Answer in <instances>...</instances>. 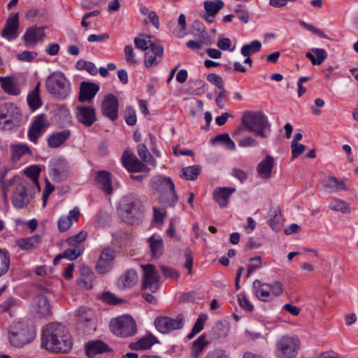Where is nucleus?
I'll return each instance as SVG.
<instances>
[{
	"label": "nucleus",
	"mask_w": 358,
	"mask_h": 358,
	"mask_svg": "<svg viewBox=\"0 0 358 358\" xmlns=\"http://www.w3.org/2000/svg\"><path fill=\"white\" fill-rule=\"evenodd\" d=\"M161 271L163 275L166 278L177 280L180 276L179 273L176 269L171 267L162 266H161Z\"/></svg>",
	"instance_id": "61"
},
{
	"label": "nucleus",
	"mask_w": 358,
	"mask_h": 358,
	"mask_svg": "<svg viewBox=\"0 0 358 358\" xmlns=\"http://www.w3.org/2000/svg\"><path fill=\"white\" fill-rule=\"evenodd\" d=\"M158 342L157 338L155 336L149 334L137 341L131 343L129 347L132 350H145L151 348L154 344Z\"/></svg>",
	"instance_id": "30"
},
{
	"label": "nucleus",
	"mask_w": 358,
	"mask_h": 358,
	"mask_svg": "<svg viewBox=\"0 0 358 358\" xmlns=\"http://www.w3.org/2000/svg\"><path fill=\"white\" fill-rule=\"evenodd\" d=\"M69 172V164L64 159H56L51 164L50 175L56 182H60L65 179Z\"/></svg>",
	"instance_id": "18"
},
{
	"label": "nucleus",
	"mask_w": 358,
	"mask_h": 358,
	"mask_svg": "<svg viewBox=\"0 0 358 358\" xmlns=\"http://www.w3.org/2000/svg\"><path fill=\"white\" fill-rule=\"evenodd\" d=\"M152 187L159 192V202L165 206L174 207L178 202L175 185L170 178L156 176L152 180Z\"/></svg>",
	"instance_id": "6"
},
{
	"label": "nucleus",
	"mask_w": 358,
	"mask_h": 358,
	"mask_svg": "<svg viewBox=\"0 0 358 358\" xmlns=\"http://www.w3.org/2000/svg\"><path fill=\"white\" fill-rule=\"evenodd\" d=\"M122 162L129 172L138 173L147 170L146 166L142 162L127 150L123 152Z\"/></svg>",
	"instance_id": "19"
},
{
	"label": "nucleus",
	"mask_w": 358,
	"mask_h": 358,
	"mask_svg": "<svg viewBox=\"0 0 358 358\" xmlns=\"http://www.w3.org/2000/svg\"><path fill=\"white\" fill-rule=\"evenodd\" d=\"M110 327L112 332L120 337L131 336L136 332V322L129 315H122L112 320Z\"/></svg>",
	"instance_id": "9"
},
{
	"label": "nucleus",
	"mask_w": 358,
	"mask_h": 358,
	"mask_svg": "<svg viewBox=\"0 0 358 358\" xmlns=\"http://www.w3.org/2000/svg\"><path fill=\"white\" fill-rule=\"evenodd\" d=\"M41 172V169L37 165H32L27 167L24 170V173L31 181V185L36 186L38 189L40 188L38 183V176Z\"/></svg>",
	"instance_id": "46"
},
{
	"label": "nucleus",
	"mask_w": 358,
	"mask_h": 358,
	"mask_svg": "<svg viewBox=\"0 0 358 358\" xmlns=\"http://www.w3.org/2000/svg\"><path fill=\"white\" fill-rule=\"evenodd\" d=\"M80 277L78 281V285L87 289L93 287V282L94 280V273L87 266H83L80 268Z\"/></svg>",
	"instance_id": "32"
},
{
	"label": "nucleus",
	"mask_w": 358,
	"mask_h": 358,
	"mask_svg": "<svg viewBox=\"0 0 358 358\" xmlns=\"http://www.w3.org/2000/svg\"><path fill=\"white\" fill-rule=\"evenodd\" d=\"M204 358H227V355L224 350L215 348L209 351Z\"/></svg>",
	"instance_id": "64"
},
{
	"label": "nucleus",
	"mask_w": 358,
	"mask_h": 358,
	"mask_svg": "<svg viewBox=\"0 0 358 358\" xmlns=\"http://www.w3.org/2000/svg\"><path fill=\"white\" fill-rule=\"evenodd\" d=\"M17 108L11 103H5L0 109V127L10 128L13 124L12 117Z\"/></svg>",
	"instance_id": "26"
},
{
	"label": "nucleus",
	"mask_w": 358,
	"mask_h": 358,
	"mask_svg": "<svg viewBox=\"0 0 358 358\" xmlns=\"http://www.w3.org/2000/svg\"><path fill=\"white\" fill-rule=\"evenodd\" d=\"M252 287L255 296L264 302L272 301L283 292V285L280 281L262 283L259 280H255L252 283Z\"/></svg>",
	"instance_id": "8"
},
{
	"label": "nucleus",
	"mask_w": 358,
	"mask_h": 358,
	"mask_svg": "<svg viewBox=\"0 0 358 358\" xmlns=\"http://www.w3.org/2000/svg\"><path fill=\"white\" fill-rule=\"evenodd\" d=\"M207 320V316L204 314L200 315L196 319L191 331L187 336L188 339L193 338L196 334L201 331L204 327V323Z\"/></svg>",
	"instance_id": "49"
},
{
	"label": "nucleus",
	"mask_w": 358,
	"mask_h": 358,
	"mask_svg": "<svg viewBox=\"0 0 358 358\" xmlns=\"http://www.w3.org/2000/svg\"><path fill=\"white\" fill-rule=\"evenodd\" d=\"M35 337V327L31 321L27 319L13 322L8 329V341L15 348L24 347L32 342Z\"/></svg>",
	"instance_id": "2"
},
{
	"label": "nucleus",
	"mask_w": 358,
	"mask_h": 358,
	"mask_svg": "<svg viewBox=\"0 0 358 358\" xmlns=\"http://www.w3.org/2000/svg\"><path fill=\"white\" fill-rule=\"evenodd\" d=\"M102 114L110 120H115L118 117V100L112 94H107L103 101L101 107Z\"/></svg>",
	"instance_id": "17"
},
{
	"label": "nucleus",
	"mask_w": 358,
	"mask_h": 358,
	"mask_svg": "<svg viewBox=\"0 0 358 358\" xmlns=\"http://www.w3.org/2000/svg\"><path fill=\"white\" fill-rule=\"evenodd\" d=\"M135 46L143 51H148L151 49L153 54H156L158 56H163L164 48L159 45L154 43L151 40V37L148 35H140L134 38Z\"/></svg>",
	"instance_id": "16"
},
{
	"label": "nucleus",
	"mask_w": 358,
	"mask_h": 358,
	"mask_svg": "<svg viewBox=\"0 0 358 358\" xmlns=\"http://www.w3.org/2000/svg\"><path fill=\"white\" fill-rule=\"evenodd\" d=\"M11 159L13 162L18 161L22 156L31 153L28 145L25 144H17L10 146Z\"/></svg>",
	"instance_id": "44"
},
{
	"label": "nucleus",
	"mask_w": 358,
	"mask_h": 358,
	"mask_svg": "<svg viewBox=\"0 0 358 358\" xmlns=\"http://www.w3.org/2000/svg\"><path fill=\"white\" fill-rule=\"evenodd\" d=\"M274 164V158L270 155H267L259 162L257 171L262 178L268 179L271 177Z\"/></svg>",
	"instance_id": "31"
},
{
	"label": "nucleus",
	"mask_w": 358,
	"mask_h": 358,
	"mask_svg": "<svg viewBox=\"0 0 358 358\" xmlns=\"http://www.w3.org/2000/svg\"><path fill=\"white\" fill-rule=\"evenodd\" d=\"M124 52L125 60L129 64L134 65L137 63V61L135 59L134 48L131 45H127L124 47Z\"/></svg>",
	"instance_id": "60"
},
{
	"label": "nucleus",
	"mask_w": 358,
	"mask_h": 358,
	"mask_svg": "<svg viewBox=\"0 0 358 358\" xmlns=\"http://www.w3.org/2000/svg\"><path fill=\"white\" fill-rule=\"evenodd\" d=\"M80 214L79 208L75 207L68 215L61 216L57 221L59 231L64 232L69 229L73 224L78 220Z\"/></svg>",
	"instance_id": "22"
},
{
	"label": "nucleus",
	"mask_w": 358,
	"mask_h": 358,
	"mask_svg": "<svg viewBox=\"0 0 358 358\" xmlns=\"http://www.w3.org/2000/svg\"><path fill=\"white\" fill-rule=\"evenodd\" d=\"M94 182L95 185L106 194H110L113 192V188L112 186V176L110 173L106 171L97 172Z\"/></svg>",
	"instance_id": "25"
},
{
	"label": "nucleus",
	"mask_w": 358,
	"mask_h": 358,
	"mask_svg": "<svg viewBox=\"0 0 358 358\" xmlns=\"http://www.w3.org/2000/svg\"><path fill=\"white\" fill-rule=\"evenodd\" d=\"M85 250L84 245H78L76 247H69L66 249L62 253L57 255L55 259L54 263L56 264L62 258H66L69 260H74L80 257Z\"/></svg>",
	"instance_id": "35"
},
{
	"label": "nucleus",
	"mask_w": 358,
	"mask_h": 358,
	"mask_svg": "<svg viewBox=\"0 0 358 358\" xmlns=\"http://www.w3.org/2000/svg\"><path fill=\"white\" fill-rule=\"evenodd\" d=\"M208 345V341L206 335L201 334L192 343L191 349L192 357L198 358Z\"/></svg>",
	"instance_id": "37"
},
{
	"label": "nucleus",
	"mask_w": 358,
	"mask_h": 358,
	"mask_svg": "<svg viewBox=\"0 0 358 358\" xmlns=\"http://www.w3.org/2000/svg\"><path fill=\"white\" fill-rule=\"evenodd\" d=\"M41 344L46 350L53 352L68 353L72 348L68 331L59 323H50L45 326Z\"/></svg>",
	"instance_id": "1"
},
{
	"label": "nucleus",
	"mask_w": 358,
	"mask_h": 358,
	"mask_svg": "<svg viewBox=\"0 0 358 358\" xmlns=\"http://www.w3.org/2000/svg\"><path fill=\"white\" fill-rule=\"evenodd\" d=\"M238 301L240 306L244 310L252 312L254 306L251 304L245 293H239L237 296Z\"/></svg>",
	"instance_id": "56"
},
{
	"label": "nucleus",
	"mask_w": 358,
	"mask_h": 358,
	"mask_svg": "<svg viewBox=\"0 0 358 358\" xmlns=\"http://www.w3.org/2000/svg\"><path fill=\"white\" fill-rule=\"evenodd\" d=\"M138 281V275L134 270H129L124 273L118 279V286L121 288H130Z\"/></svg>",
	"instance_id": "36"
},
{
	"label": "nucleus",
	"mask_w": 358,
	"mask_h": 358,
	"mask_svg": "<svg viewBox=\"0 0 358 358\" xmlns=\"http://www.w3.org/2000/svg\"><path fill=\"white\" fill-rule=\"evenodd\" d=\"M116 257V251L109 247H105L100 252L96 264V271L101 274L109 272Z\"/></svg>",
	"instance_id": "14"
},
{
	"label": "nucleus",
	"mask_w": 358,
	"mask_h": 358,
	"mask_svg": "<svg viewBox=\"0 0 358 358\" xmlns=\"http://www.w3.org/2000/svg\"><path fill=\"white\" fill-rule=\"evenodd\" d=\"M33 310L42 316H47L50 313V306L47 297L43 294L36 295L32 303Z\"/></svg>",
	"instance_id": "28"
},
{
	"label": "nucleus",
	"mask_w": 358,
	"mask_h": 358,
	"mask_svg": "<svg viewBox=\"0 0 358 358\" xmlns=\"http://www.w3.org/2000/svg\"><path fill=\"white\" fill-rule=\"evenodd\" d=\"M324 185L330 192L336 193L348 189L344 180H338L335 176H329L324 179Z\"/></svg>",
	"instance_id": "33"
},
{
	"label": "nucleus",
	"mask_w": 358,
	"mask_h": 358,
	"mask_svg": "<svg viewBox=\"0 0 358 358\" xmlns=\"http://www.w3.org/2000/svg\"><path fill=\"white\" fill-rule=\"evenodd\" d=\"M224 2L222 0L206 1L203 6L207 13L217 14L224 7Z\"/></svg>",
	"instance_id": "53"
},
{
	"label": "nucleus",
	"mask_w": 358,
	"mask_h": 358,
	"mask_svg": "<svg viewBox=\"0 0 358 358\" xmlns=\"http://www.w3.org/2000/svg\"><path fill=\"white\" fill-rule=\"evenodd\" d=\"M118 213L124 222L131 224L138 223L143 218L142 205L134 194H127L121 199Z\"/></svg>",
	"instance_id": "3"
},
{
	"label": "nucleus",
	"mask_w": 358,
	"mask_h": 358,
	"mask_svg": "<svg viewBox=\"0 0 358 358\" xmlns=\"http://www.w3.org/2000/svg\"><path fill=\"white\" fill-rule=\"evenodd\" d=\"M186 17L180 14L178 18L177 27L172 30V32L177 38H182L186 34Z\"/></svg>",
	"instance_id": "48"
},
{
	"label": "nucleus",
	"mask_w": 358,
	"mask_h": 358,
	"mask_svg": "<svg viewBox=\"0 0 358 358\" xmlns=\"http://www.w3.org/2000/svg\"><path fill=\"white\" fill-rule=\"evenodd\" d=\"M124 120L127 124L134 126L136 124V111L132 107H127L124 113Z\"/></svg>",
	"instance_id": "57"
},
{
	"label": "nucleus",
	"mask_w": 358,
	"mask_h": 358,
	"mask_svg": "<svg viewBox=\"0 0 358 358\" xmlns=\"http://www.w3.org/2000/svg\"><path fill=\"white\" fill-rule=\"evenodd\" d=\"M99 85L83 81L80 83L78 100L80 102H91L99 91Z\"/></svg>",
	"instance_id": "21"
},
{
	"label": "nucleus",
	"mask_w": 358,
	"mask_h": 358,
	"mask_svg": "<svg viewBox=\"0 0 358 358\" xmlns=\"http://www.w3.org/2000/svg\"><path fill=\"white\" fill-rule=\"evenodd\" d=\"M87 232L86 231H80L78 234L68 238L66 241L69 247H76L78 245H84L83 242L86 239Z\"/></svg>",
	"instance_id": "50"
},
{
	"label": "nucleus",
	"mask_w": 358,
	"mask_h": 358,
	"mask_svg": "<svg viewBox=\"0 0 358 358\" xmlns=\"http://www.w3.org/2000/svg\"><path fill=\"white\" fill-rule=\"evenodd\" d=\"M19 26L18 13H15L9 17L5 24L2 31L3 37L11 41L17 37V30Z\"/></svg>",
	"instance_id": "24"
},
{
	"label": "nucleus",
	"mask_w": 358,
	"mask_h": 358,
	"mask_svg": "<svg viewBox=\"0 0 358 358\" xmlns=\"http://www.w3.org/2000/svg\"><path fill=\"white\" fill-rule=\"evenodd\" d=\"M262 48V43L257 40L252 41L250 44L243 45L241 49V52L244 57L258 52Z\"/></svg>",
	"instance_id": "47"
},
{
	"label": "nucleus",
	"mask_w": 358,
	"mask_h": 358,
	"mask_svg": "<svg viewBox=\"0 0 358 358\" xmlns=\"http://www.w3.org/2000/svg\"><path fill=\"white\" fill-rule=\"evenodd\" d=\"M236 192L234 187H217L213 191V198L220 208L227 207L230 196Z\"/></svg>",
	"instance_id": "27"
},
{
	"label": "nucleus",
	"mask_w": 358,
	"mask_h": 358,
	"mask_svg": "<svg viewBox=\"0 0 358 358\" xmlns=\"http://www.w3.org/2000/svg\"><path fill=\"white\" fill-rule=\"evenodd\" d=\"M243 127L262 138L268 137L271 133V124L267 117L261 112H245L241 120Z\"/></svg>",
	"instance_id": "4"
},
{
	"label": "nucleus",
	"mask_w": 358,
	"mask_h": 358,
	"mask_svg": "<svg viewBox=\"0 0 358 358\" xmlns=\"http://www.w3.org/2000/svg\"><path fill=\"white\" fill-rule=\"evenodd\" d=\"M45 87L54 98L63 100L71 92V83L62 71L52 72L45 80Z\"/></svg>",
	"instance_id": "5"
},
{
	"label": "nucleus",
	"mask_w": 358,
	"mask_h": 358,
	"mask_svg": "<svg viewBox=\"0 0 358 358\" xmlns=\"http://www.w3.org/2000/svg\"><path fill=\"white\" fill-rule=\"evenodd\" d=\"M40 237L34 236L29 238H23L17 240L16 243L22 250H31L36 248L40 243Z\"/></svg>",
	"instance_id": "43"
},
{
	"label": "nucleus",
	"mask_w": 358,
	"mask_h": 358,
	"mask_svg": "<svg viewBox=\"0 0 358 358\" xmlns=\"http://www.w3.org/2000/svg\"><path fill=\"white\" fill-rule=\"evenodd\" d=\"M329 208L334 211H340L343 213H348L350 208L348 203L341 199H336L330 203Z\"/></svg>",
	"instance_id": "55"
},
{
	"label": "nucleus",
	"mask_w": 358,
	"mask_h": 358,
	"mask_svg": "<svg viewBox=\"0 0 358 358\" xmlns=\"http://www.w3.org/2000/svg\"><path fill=\"white\" fill-rule=\"evenodd\" d=\"M0 83L3 90L11 95H17L20 90L15 81L10 78L0 77Z\"/></svg>",
	"instance_id": "40"
},
{
	"label": "nucleus",
	"mask_w": 358,
	"mask_h": 358,
	"mask_svg": "<svg viewBox=\"0 0 358 358\" xmlns=\"http://www.w3.org/2000/svg\"><path fill=\"white\" fill-rule=\"evenodd\" d=\"M137 153L140 158L145 162L156 166L157 162L153 156L148 152L145 144H139L137 146Z\"/></svg>",
	"instance_id": "45"
},
{
	"label": "nucleus",
	"mask_w": 358,
	"mask_h": 358,
	"mask_svg": "<svg viewBox=\"0 0 358 358\" xmlns=\"http://www.w3.org/2000/svg\"><path fill=\"white\" fill-rule=\"evenodd\" d=\"M24 178L17 175L10 176L8 170L3 169L0 172V194L2 196L4 202H7L10 189L13 190L19 185Z\"/></svg>",
	"instance_id": "13"
},
{
	"label": "nucleus",
	"mask_w": 358,
	"mask_h": 358,
	"mask_svg": "<svg viewBox=\"0 0 358 358\" xmlns=\"http://www.w3.org/2000/svg\"><path fill=\"white\" fill-rule=\"evenodd\" d=\"M156 329L162 334H169L182 328L184 320L182 316L173 318L166 316H157L154 320Z\"/></svg>",
	"instance_id": "11"
},
{
	"label": "nucleus",
	"mask_w": 358,
	"mask_h": 358,
	"mask_svg": "<svg viewBox=\"0 0 358 358\" xmlns=\"http://www.w3.org/2000/svg\"><path fill=\"white\" fill-rule=\"evenodd\" d=\"M213 331L218 337L225 338L229 333V327L222 322H217L215 325Z\"/></svg>",
	"instance_id": "62"
},
{
	"label": "nucleus",
	"mask_w": 358,
	"mask_h": 358,
	"mask_svg": "<svg viewBox=\"0 0 358 358\" xmlns=\"http://www.w3.org/2000/svg\"><path fill=\"white\" fill-rule=\"evenodd\" d=\"M201 167L198 165L189 166L183 168L180 176L187 180H195L201 173Z\"/></svg>",
	"instance_id": "42"
},
{
	"label": "nucleus",
	"mask_w": 358,
	"mask_h": 358,
	"mask_svg": "<svg viewBox=\"0 0 358 358\" xmlns=\"http://www.w3.org/2000/svg\"><path fill=\"white\" fill-rule=\"evenodd\" d=\"M100 299L105 303L111 305L119 304L122 300L117 298L110 292H105L101 294Z\"/></svg>",
	"instance_id": "58"
},
{
	"label": "nucleus",
	"mask_w": 358,
	"mask_h": 358,
	"mask_svg": "<svg viewBox=\"0 0 358 358\" xmlns=\"http://www.w3.org/2000/svg\"><path fill=\"white\" fill-rule=\"evenodd\" d=\"M10 255L6 250L0 249V278L5 275L10 267Z\"/></svg>",
	"instance_id": "51"
},
{
	"label": "nucleus",
	"mask_w": 358,
	"mask_h": 358,
	"mask_svg": "<svg viewBox=\"0 0 358 358\" xmlns=\"http://www.w3.org/2000/svg\"><path fill=\"white\" fill-rule=\"evenodd\" d=\"M162 56H158L156 54H153L151 49L145 52L144 64L147 68H150L152 66H157L159 63V60Z\"/></svg>",
	"instance_id": "54"
},
{
	"label": "nucleus",
	"mask_w": 358,
	"mask_h": 358,
	"mask_svg": "<svg viewBox=\"0 0 358 358\" xmlns=\"http://www.w3.org/2000/svg\"><path fill=\"white\" fill-rule=\"evenodd\" d=\"M207 80L215 85L218 90L224 88V81L222 78L217 74L209 73L206 78Z\"/></svg>",
	"instance_id": "63"
},
{
	"label": "nucleus",
	"mask_w": 358,
	"mask_h": 358,
	"mask_svg": "<svg viewBox=\"0 0 358 358\" xmlns=\"http://www.w3.org/2000/svg\"><path fill=\"white\" fill-rule=\"evenodd\" d=\"M49 126V122L45 114H40L34 117L27 135L30 141L36 143L38 138L43 134Z\"/></svg>",
	"instance_id": "15"
},
{
	"label": "nucleus",
	"mask_w": 358,
	"mask_h": 358,
	"mask_svg": "<svg viewBox=\"0 0 358 358\" xmlns=\"http://www.w3.org/2000/svg\"><path fill=\"white\" fill-rule=\"evenodd\" d=\"M45 37L43 27H32L26 31L23 36L26 46H34L38 41H42Z\"/></svg>",
	"instance_id": "23"
},
{
	"label": "nucleus",
	"mask_w": 358,
	"mask_h": 358,
	"mask_svg": "<svg viewBox=\"0 0 358 358\" xmlns=\"http://www.w3.org/2000/svg\"><path fill=\"white\" fill-rule=\"evenodd\" d=\"M281 220L282 218L280 212L275 210L273 217L268 220V224L273 230L278 231L280 229Z\"/></svg>",
	"instance_id": "59"
},
{
	"label": "nucleus",
	"mask_w": 358,
	"mask_h": 358,
	"mask_svg": "<svg viewBox=\"0 0 358 358\" xmlns=\"http://www.w3.org/2000/svg\"><path fill=\"white\" fill-rule=\"evenodd\" d=\"M31 182L24 179L13 190L12 203L15 208L20 209L27 206L32 197Z\"/></svg>",
	"instance_id": "10"
},
{
	"label": "nucleus",
	"mask_w": 358,
	"mask_h": 358,
	"mask_svg": "<svg viewBox=\"0 0 358 358\" xmlns=\"http://www.w3.org/2000/svg\"><path fill=\"white\" fill-rule=\"evenodd\" d=\"M150 248L152 257H159L163 250V241L159 235L153 234L148 238Z\"/></svg>",
	"instance_id": "38"
},
{
	"label": "nucleus",
	"mask_w": 358,
	"mask_h": 358,
	"mask_svg": "<svg viewBox=\"0 0 358 358\" xmlns=\"http://www.w3.org/2000/svg\"><path fill=\"white\" fill-rule=\"evenodd\" d=\"M301 341L295 335H284L275 343V355L278 358H296Z\"/></svg>",
	"instance_id": "7"
},
{
	"label": "nucleus",
	"mask_w": 358,
	"mask_h": 358,
	"mask_svg": "<svg viewBox=\"0 0 358 358\" xmlns=\"http://www.w3.org/2000/svg\"><path fill=\"white\" fill-rule=\"evenodd\" d=\"M141 267L143 271L142 289L157 292L159 287V275L156 267L152 264L143 265Z\"/></svg>",
	"instance_id": "12"
},
{
	"label": "nucleus",
	"mask_w": 358,
	"mask_h": 358,
	"mask_svg": "<svg viewBox=\"0 0 358 358\" xmlns=\"http://www.w3.org/2000/svg\"><path fill=\"white\" fill-rule=\"evenodd\" d=\"M213 143H220L224 145V147L230 150H236V145L234 142L231 139L228 134H222L216 136L213 139Z\"/></svg>",
	"instance_id": "52"
},
{
	"label": "nucleus",
	"mask_w": 358,
	"mask_h": 358,
	"mask_svg": "<svg viewBox=\"0 0 358 358\" xmlns=\"http://www.w3.org/2000/svg\"><path fill=\"white\" fill-rule=\"evenodd\" d=\"M70 136L71 131L69 129L52 133L48 137V145L51 148H57L63 145Z\"/></svg>",
	"instance_id": "29"
},
{
	"label": "nucleus",
	"mask_w": 358,
	"mask_h": 358,
	"mask_svg": "<svg viewBox=\"0 0 358 358\" xmlns=\"http://www.w3.org/2000/svg\"><path fill=\"white\" fill-rule=\"evenodd\" d=\"M311 52H306V57L308 58L313 65H320L327 58V53L322 48H313Z\"/></svg>",
	"instance_id": "39"
},
{
	"label": "nucleus",
	"mask_w": 358,
	"mask_h": 358,
	"mask_svg": "<svg viewBox=\"0 0 358 358\" xmlns=\"http://www.w3.org/2000/svg\"><path fill=\"white\" fill-rule=\"evenodd\" d=\"M40 83H38L34 89L27 96V103L29 108L34 110L38 108L41 104V99L39 96Z\"/></svg>",
	"instance_id": "41"
},
{
	"label": "nucleus",
	"mask_w": 358,
	"mask_h": 358,
	"mask_svg": "<svg viewBox=\"0 0 358 358\" xmlns=\"http://www.w3.org/2000/svg\"><path fill=\"white\" fill-rule=\"evenodd\" d=\"M76 113L78 121L85 127H90L96 121L95 110L92 106H77Z\"/></svg>",
	"instance_id": "20"
},
{
	"label": "nucleus",
	"mask_w": 358,
	"mask_h": 358,
	"mask_svg": "<svg viewBox=\"0 0 358 358\" xmlns=\"http://www.w3.org/2000/svg\"><path fill=\"white\" fill-rule=\"evenodd\" d=\"M85 352L89 357H93L96 354H101L108 351L107 344L101 341L88 342L85 345Z\"/></svg>",
	"instance_id": "34"
}]
</instances>
